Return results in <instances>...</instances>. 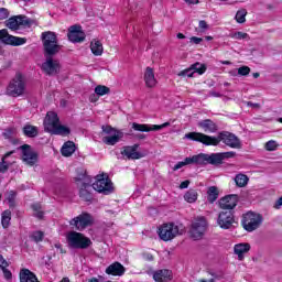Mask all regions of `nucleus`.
<instances>
[{
  "label": "nucleus",
  "mask_w": 282,
  "mask_h": 282,
  "mask_svg": "<svg viewBox=\"0 0 282 282\" xmlns=\"http://www.w3.org/2000/svg\"><path fill=\"white\" fill-rule=\"evenodd\" d=\"M198 127L205 131V133H217L219 128L217 127V123H215L210 119H205L198 122Z\"/></svg>",
  "instance_id": "nucleus-25"
},
{
  "label": "nucleus",
  "mask_w": 282,
  "mask_h": 282,
  "mask_svg": "<svg viewBox=\"0 0 282 282\" xmlns=\"http://www.w3.org/2000/svg\"><path fill=\"white\" fill-rule=\"evenodd\" d=\"M250 252V243L241 242L234 247V253L237 254L239 261H243L246 254Z\"/></svg>",
  "instance_id": "nucleus-23"
},
{
  "label": "nucleus",
  "mask_w": 282,
  "mask_h": 282,
  "mask_svg": "<svg viewBox=\"0 0 282 282\" xmlns=\"http://www.w3.org/2000/svg\"><path fill=\"white\" fill-rule=\"evenodd\" d=\"M221 64L223 65H232V63L230 61H223Z\"/></svg>",
  "instance_id": "nucleus-57"
},
{
  "label": "nucleus",
  "mask_w": 282,
  "mask_h": 282,
  "mask_svg": "<svg viewBox=\"0 0 282 282\" xmlns=\"http://www.w3.org/2000/svg\"><path fill=\"white\" fill-rule=\"evenodd\" d=\"M43 231H35L33 232L32 237H33V240L39 243L40 241H43Z\"/></svg>",
  "instance_id": "nucleus-45"
},
{
  "label": "nucleus",
  "mask_w": 282,
  "mask_h": 282,
  "mask_svg": "<svg viewBox=\"0 0 282 282\" xmlns=\"http://www.w3.org/2000/svg\"><path fill=\"white\" fill-rule=\"evenodd\" d=\"M54 248H56L57 250H59V252H61L62 254H65V250H63V245H61V242H56V243L54 245Z\"/></svg>",
  "instance_id": "nucleus-50"
},
{
  "label": "nucleus",
  "mask_w": 282,
  "mask_h": 282,
  "mask_svg": "<svg viewBox=\"0 0 282 282\" xmlns=\"http://www.w3.org/2000/svg\"><path fill=\"white\" fill-rule=\"evenodd\" d=\"M155 282H169L173 280V272L169 269H161L153 273Z\"/></svg>",
  "instance_id": "nucleus-22"
},
{
  "label": "nucleus",
  "mask_w": 282,
  "mask_h": 282,
  "mask_svg": "<svg viewBox=\"0 0 282 282\" xmlns=\"http://www.w3.org/2000/svg\"><path fill=\"white\" fill-rule=\"evenodd\" d=\"M210 275L213 276V279H223L224 274L223 273H217V272H210Z\"/></svg>",
  "instance_id": "nucleus-51"
},
{
  "label": "nucleus",
  "mask_w": 282,
  "mask_h": 282,
  "mask_svg": "<svg viewBox=\"0 0 282 282\" xmlns=\"http://www.w3.org/2000/svg\"><path fill=\"white\" fill-rule=\"evenodd\" d=\"M124 272V265H122L120 262H115L106 269V274H111L112 276H122Z\"/></svg>",
  "instance_id": "nucleus-26"
},
{
  "label": "nucleus",
  "mask_w": 282,
  "mask_h": 282,
  "mask_svg": "<svg viewBox=\"0 0 282 282\" xmlns=\"http://www.w3.org/2000/svg\"><path fill=\"white\" fill-rule=\"evenodd\" d=\"M177 39H186V36L183 33H177Z\"/></svg>",
  "instance_id": "nucleus-56"
},
{
  "label": "nucleus",
  "mask_w": 282,
  "mask_h": 282,
  "mask_svg": "<svg viewBox=\"0 0 282 282\" xmlns=\"http://www.w3.org/2000/svg\"><path fill=\"white\" fill-rule=\"evenodd\" d=\"M102 133H105L106 137L102 138L104 144H108V147H113L122 140L124 137V133L122 131L117 130L112 128L111 126H102Z\"/></svg>",
  "instance_id": "nucleus-9"
},
{
  "label": "nucleus",
  "mask_w": 282,
  "mask_h": 282,
  "mask_svg": "<svg viewBox=\"0 0 282 282\" xmlns=\"http://www.w3.org/2000/svg\"><path fill=\"white\" fill-rule=\"evenodd\" d=\"M45 62L42 64V70L46 76H56L61 72V62L54 59L52 56L46 55Z\"/></svg>",
  "instance_id": "nucleus-13"
},
{
  "label": "nucleus",
  "mask_w": 282,
  "mask_h": 282,
  "mask_svg": "<svg viewBox=\"0 0 282 282\" xmlns=\"http://www.w3.org/2000/svg\"><path fill=\"white\" fill-rule=\"evenodd\" d=\"M138 144L123 147L121 155L127 158V160H140V158H142V154L138 152Z\"/></svg>",
  "instance_id": "nucleus-21"
},
{
  "label": "nucleus",
  "mask_w": 282,
  "mask_h": 282,
  "mask_svg": "<svg viewBox=\"0 0 282 282\" xmlns=\"http://www.w3.org/2000/svg\"><path fill=\"white\" fill-rule=\"evenodd\" d=\"M217 224L223 230H230L235 225V215H232V212L230 210L220 212L217 218Z\"/></svg>",
  "instance_id": "nucleus-16"
},
{
  "label": "nucleus",
  "mask_w": 282,
  "mask_h": 282,
  "mask_svg": "<svg viewBox=\"0 0 282 282\" xmlns=\"http://www.w3.org/2000/svg\"><path fill=\"white\" fill-rule=\"evenodd\" d=\"M68 40L72 43H83L85 41V32L80 30V26L73 25L69 28Z\"/></svg>",
  "instance_id": "nucleus-20"
},
{
  "label": "nucleus",
  "mask_w": 282,
  "mask_h": 282,
  "mask_svg": "<svg viewBox=\"0 0 282 282\" xmlns=\"http://www.w3.org/2000/svg\"><path fill=\"white\" fill-rule=\"evenodd\" d=\"M25 77L21 74H17L9 83L7 94L8 96H12V98H19V96H23V94H25Z\"/></svg>",
  "instance_id": "nucleus-7"
},
{
  "label": "nucleus",
  "mask_w": 282,
  "mask_h": 282,
  "mask_svg": "<svg viewBox=\"0 0 282 282\" xmlns=\"http://www.w3.org/2000/svg\"><path fill=\"white\" fill-rule=\"evenodd\" d=\"M66 240L69 248H75L77 250H87L91 246V239L77 231H69L66 235Z\"/></svg>",
  "instance_id": "nucleus-6"
},
{
  "label": "nucleus",
  "mask_w": 282,
  "mask_h": 282,
  "mask_svg": "<svg viewBox=\"0 0 282 282\" xmlns=\"http://www.w3.org/2000/svg\"><path fill=\"white\" fill-rule=\"evenodd\" d=\"M14 151H10L2 158V162L0 163V173H6L10 166L14 164V158H11ZM11 158V159H10Z\"/></svg>",
  "instance_id": "nucleus-28"
},
{
  "label": "nucleus",
  "mask_w": 282,
  "mask_h": 282,
  "mask_svg": "<svg viewBox=\"0 0 282 282\" xmlns=\"http://www.w3.org/2000/svg\"><path fill=\"white\" fill-rule=\"evenodd\" d=\"M279 122H282V118L279 119Z\"/></svg>",
  "instance_id": "nucleus-64"
},
{
  "label": "nucleus",
  "mask_w": 282,
  "mask_h": 282,
  "mask_svg": "<svg viewBox=\"0 0 282 282\" xmlns=\"http://www.w3.org/2000/svg\"><path fill=\"white\" fill-rule=\"evenodd\" d=\"M184 140H193L194 142H200L205 147H218L219 142L230 147V149H241V139L230 132H219L217 137H210L202 132H188L184 135Z\"/></svg>",
  "instance_id": "nucleus-1"
},
{
  "label": "nucleus",
  "mask_w": 282,
  "mask_h": 282,
  "mask_svg": "<svg viewBox=\"0 0 282 282\" xmlns=\"http://www.w3.org/2000/svg\"><path fill=\"white\" fill-rule=\"evenodd\" d=\"M159 237L162 241H173L177 235H182L180 231V226L169 223V224H163L159 228Z\"/></svg>",
  "instance_id": "nucleus-10"
},
{
  "label": "nucleus",
  "mask_w": 282,
  "mask_h": 282,
  "mask_svg": "<svg viewBox=\"0 0 282 282\" xmlns=\"http://www.w3.org/2000/svg\"><path fill=\"white\" fill-rule=\"evenodd\" d=\"M241 224L247 232H254L263 224V216L254 212H248L242 216Z\"/></svg>",
  "instance_id": "nucleus-8"
},
{
  "label": "nucleus",
  "mask_w": 282,
  "mask_h": 282,
  "mask_svg": "<svg viewBox=\"0 0 282 282\" xmlns=\"http://www.w3.org/2000/svg\"><path fill=\"white\" fill-rule=\"evenodd\" d=\"M77 188H79V197L84 202H91L94 196L91 195V176L87 175V171L80 170L75 177Z\"/></svg>",
  "instance_id": "nucleus-4"
},
{
  "label": "nucleus",
  "mask_w": 282,
  "mask_h": 282,
  "mask_svg": "<svg viewBox=\"0 0 282 282\" xmlns=\"http://www.w3.org/2000/svg\"><path fill=\"white\" fill-rule=\"evenodd\" d=\"M94 191L97 193H104L105 195H109L111 191H113V186L111 185V181L109 178H105L101 175L96 177V182L93 183Z\"/></svg>",
  "instance_id": "nucleus-15"
},
{
  "label": "nucleus",
  "mask_w": 282,
  "mask_h": 282,
  "mask_svg": "<svg viewBox=\"0 0 282 282\" xmlns=\"http://www.w3.org/2000/svg\"><path fill=\"white\" fill-rule=\"evenodd\" d=\"M278 148L279 143H276L274 140L268 141L264 145L265 151H276Z\"/></svg>",
  "instance_id": "nucleus-44"
},
{
  "label": "nucleus",
  "mask_w": 282,
  "mask_h": 282,
  "mask_svg": "<svg viewBox=\"0 0 282 282\" xmlns=\"http://www.w3.org/2000/svg\"><path fill=\"white\" fill-rule=\"evenodd\" d=\"M22 150V160L25 162V164H29V166H34L36 162H39V154L32 150V147L29 144H24L20 147Z\"/></svg>",
  "instance_id": "nucleus-17"
},
{
  "label": "nucleus",
  "mask_w": 282,
  "mask_h": 282,
  "mask_svg": "<svg viewBox=\"0 0 282 282\" xmlns=\"http://www.w3.org/2000/svg\"><path fill=\"white\" fill-rule=\"evenodd\" d=\"M166 127H171V122H165L163 124H145V123H137L133 122L132 123V129L134 131H141V132H145L149 133V131H160L162 129H166Z\"/></svg>",
  "instance_id": "nucleus-18"
},
{
  "label": "nucleus",
  "mask_w": 282,
  "mask_h": 282,
  "mask_svg": "<svg viewBox=\"0 0 282 282\" xmlns=\"http://www.w3.org/2000/svg\"><path fill=\"white\" fill-rule=\"evenodd\" d=\"M69 224L76 228V230H85V228H89V226L94 225V216L89 213H82L77 217L73 218Z\"/></svg>",
  "instance_id": "nucleus-11"
},
{
  "label": "nucleus",
  "mask_w": 282,
  "mask_h": 282,
  "mask_svg": "<svg viewBox=\"0 0 282 282\" xmlns=\"http://www.w3.org/2000/svg\"><path fill=\"white\" fill-rule=\"evenodd\" d=\"M281 206H282V196L275 202L274 208L276 210H279V208H281Z\"/></svg>",
  "instance_id": "nucleus-53"
},
{
  "label": "nucleus",
  "mask_w": 282,
  "mask_h": 282,
  "mask_svg": "<svg viewBox=\"0 0 282 282\" xmlns=\"http://www.w3.org/2000/svg\"><path fill=\"white\" fill-rule=\"evenodd\" d=\"M208 226V223L206 221V218L199 217L197 218L191 227L189 235L192 239H202L206 232V228Z\"/></svg>",
  "instance_id": "nucleus-12"
},
{
  "label": "nucleus",
  "mask_w": 282,
  "mask_h": 282,
  "mask_svg": "<svg viewBox=\"0 0 282 282\" xmlns=\"http://www.w3.org/2000/svg\"><path fill=\"white\" fill-rule=\"evenodd\" d=\"M191 43H194L195 45H199V43H202L203 39L202 37H197V36H192L189 39Z\"/></svg>",
  "instance_id": "nucleus-48"
},
{
  "label": "nucleus",
  "mask_w": 282,
  "mask_h": 282,
  "mask_svg": "<svg viewBox=\"0 0 282 282\" xmlns=\"http://www.w3.org/2000/svg\"><path fill=\"white\" fill-rule=\"evenodd\" d=\"M138 138L143 139V138H144V134H139Z\"/></svg>",
  "instance_id": "nucleus-62"
},
{
  "label": "nucleus",
  "mask_w": 282,
  "mask_h": 282,
  "mask_svg": "<svg viewBox=\"0 0 282 282\" xmlns=\"http://www.w3.org/2000/svg\"><path fill=\"white\" fill-rule=\"evenodd\" d=\"M185 2L189 6H196V3H199V0H185Z\"/></svg>",
  "instance_id": "nucleus-54"
},
{
  "label": "nucleus",
  "mask_w": 282,
  "mask_h": 282,
  "mask_svg": "<svg viewBox=\"0 0 282 282\" xmlns=\"http://www.w3.org/2000/svg\"><path fill=\"white\" fill-rule=\"evenodd\" d=\"M197 191L195 189H189L184 194V199L185 202H187V204H195V202H197Z\"/></svg>",
  "instance_id": "nucleus-35"
},
{
  "label": "nucleus",
  "mask_w": 282,
  "mask_h": 282,
  "mask_svg": "<svg viewBox=\"0 0 282 282\" xmlns=\"http://www.w3.org/2000/svg\"><path fill=\"white\" fill-rule=\"evenodd\" d=\"M198 25L200 30H208V23H206L204 20H200Z\"/></svg>",
  "instance_id": "nucleus-49"
},
{
  "label": "nucleus",
  "mask_w": 282,
  "mask_h": 282,
  "mask_svg": "<svg viewBox=\"0 0 282 282\" xmlns=\"http://www.w3.org/2000/svg\"><path fill=\"white\" fill-rule=\"evenodd\" d=\"M0 41L4 45H12L13 47H19V45H25V37H19L10 35L6 29L0 30Z\"/></svg>",
  "instance_id": "nucleus-14"
},
{
  "label": "nucleus",
  "mask_w": 282,
  "mask_h": 282,
  "mask_svg": "<svg viewBox=\"0 0 282 282\" xmlns=\"http://www.w3.org/2000/svg\"><path fill=\"white\" fill-rule=\"evenodd\" d=\"M90 50L95 56H102V52H105V48L102 47V43L98 40H94L90 43Z\"/></svg>",
  "instance_id": "nucleus-33"
},
{
  "label": "nucleus",
  "mask_w": 282,
  "mask_h": 282,
  "mask_svg": "<svg viewBox=\"0 0 282 282\" xmlns=\"http://www.w3.org/2000/svg\"><path fill=\"white\" fill-rule=\"evenodd\" d=\"M238 202H239V196L231 194L223 197L219 200V206L220 208H223V210H232V208L237 207Z\"/></svg>",
  "instance_id": "nucleus-19"
},
{
  "label": "nucleus",
  "mask_w": 282,
  "mask_h": 282,
  "mask_svg": "<svg viewBox=\"0 0 282 282\" xmlns=\"http://www.w3.org/2000/svg\"><path fill=\"white\" fill-rule=\"evenodd\" d=\"M229 39H235L236 41H245L246 39H250V35H248V33L238 31L230 33Z\"/></svg>",
  "instance_id": "nucleus-40"
},
{
  "label": "nucleus",
  "mask_w": 282,
  "mask_h": 282,
  "mask_svg": "<svg viewBox=\"0 0 282 282\" xmlns=\"http://www.w3.org/2000/svg\"><path fill=\"white\" fill-rule=\"evenodd\" d=\"M22 131L26 138H36L39 135V128L36 126L25 124Z\"/></svg>",
  "instance_id": "nucleus-32"
},
{
  "label": "nucleus",
  "mask_w": 282,
  "mask_h": 282,
  "mask_svg": "<svg viewBox=\"0 0 282 282\" xmlns=\"http://www.w3.org/2000/svg\"><path fill=\"white\" fill-rule=\"evenodd\" d=\"M42 41L44 46V56H56L61 52V45H58V37L56 33L46 31L42 33Z\"/></svg>",
  "instance_id": "nucleus-5"
},
{
  "label": "nucleus",
  "mask_w": 282,
  "mask_h": 282,
  "mask_svg": "<svg viewBox=\"0 0 282 282\" xmlns=\"http://www.w3.org/2000/svg\"><path fill=\"white\" fill-rule=\"evenodd\" d=\"M204 72H206V65L195 63L191 68L181 72L180 76H188L191 78L193 74H204Z\"/></svg>",
  "instance_id": "nucleus-24"
},
{
  "label": "nucleus",
  "mask_w": 282,
  "mask_h": 282,
  "mask_svg": "<svg viewBox=\"0 0 282 282\" xmlns=\"http://www.w3.org/2000/svg\"><path fill=\"white\" fill-rule=\"evenodd\" d=\"M230 158H235V152H220L212 154L199 153L185 158L184 161L176 163L173 167V171H180V169H183V166H188L191 164H198L202 166L212 164L213 166H217L219 164H224V160H228Z\"/></svg>",
  "instance_id": "nucleus-2"
},
{
  "label": "nucleus",
  "mask_w": 282,
  "mask_h": 282,
  "mask_svg": "<svg viewBox=\"0 0 282 282\" xmlns=\"http://www.w3.org/2000/svg\"><path fill=\"white\" fill-rule=\"evenodd\" d=\"M10 268V262L3 258L2 254H0V269L3 272V276L6 281H12V271L8 270Z\"/></svg>",
  "instance_id": "nucleus-30"
},
{
  "label": "nucleus",
  "mask_w": 282,
  "mask_h": 282,
  "mask_svg": "<svg viewBox=\"0 0 282 282\" xmlns=\"http://www.w3.org/2000/svg\"><path fill=\"white\" fill-rule=\"evenodd\" d=\"M14 199V194L11 195V197L9 198L10 202V206H12V200Z\"/></svg>",
  "instance_id": "nucleus-58"
},
{
  "label": "nucleus",
  "mask_w": 282,
  "mask_h": 282,
  "mask_svg": "<svg viewBox=\"0 0 282 282\" xmlns=\"http://www.w3.org/2000/svg\"><path fill=\"white\" fill-rule=\"evenodd\" d=\"M20 282H39V278L29 269L20 270Z\"/></svg>",
  "instance_id": "nucleus-29"
},
{
  "label": "nucleus",
  "mask_w": 282,
  "mask_h": 282,
  "mask_svg": "<svg viewBox=\"0 0 282 282\" xmlns=\"http://www.w3.org/2000/svg\"><path fill=\"white\" fill-rule=\"evenodd\" d=\"M238 74L239 76H248V74H250V67L241 66L240 68H238Z\"/></svg>",
  "instance_id": "nucleus-46"
},
{
  "label": "nucleus",
  "mask_w": 282,
  "mask_h": 282,
  "mask_svg": "<svg viewBox=\"0 0 282 282\" xmlns=\"http://www.w3.org/2000/svg\"><path fill=\"white\" fill-rule=\"evenodd\" d=\"M144 83L145 87L153 89L158 85V79H155V73H153V68L147 67L144 73Z\"/></svg>",
  "instance_id": "nucleus-27"
},
{
  "label": "nucleus",
  "mask_w": 282,
  "mask_h": 282,
  "mask_svg": "<svg viewBox=\"0 0 282 282\" xmlns=\"http://www.w3.org/2000/svg\"><path fill=\"white\" fill-rule=\"evenodd\" d=\"M109 91H110L109 87L102 86V85H99L95 88V94H97V96H107Z\"/></svg>",
  "instance_id": "nucleus-43"
},
{
  "label": "nucleus",
  "mask_w": 282,
  "mask_h": 282,
  "mask_svg": "<svg viewBox=\"0 0 282 282\" xmlns=\"http://www.w3.org/2000/svg\"><path fill=\"white\" fill-rule=\"evenodd\" d=\"M10 17V11L6 8L0 9V21H4V19H8Z\"/></svg>",
  "instance_id": "nucleus-47"
},
{
  "label": "nucleus",
  "mask_w": 282,
  "mask_h": 282,
  "mask_svg": "<svg viewBox=\"0 0 282 282\" xmlns=\"http://www.w3.org/2000/svg\"><path fill=\"white\" fill-rule=\"evenodd\" d=\"M10 221H12V212L7 209L1 215L2 228H8L10 226Z\"/></svg>",
  "instance_id": "nucleus-34"
},
{
  "label": "nucleus",
  "mask_w": 282,
  "mask_h": 282,
  "mask_svg": "<svg viewBox=\"0 0 282 282\" xmlns=\"http://www.w3.org/2000/svg\"><path fill=\"white\" fill-rule=\"evenodd\" d=\"M253 78H259V73H253Z\"/></svg>",
  "instance_id": "nucleus-61"
},
{
  "label": "nucleus",
  "mask_w": 282,
  "mask_h": 282,
  "mask_svg": "<svg viewBox=\"0 0 282 282\" xmlns=\"http://www.w3.org/2000/svg\"><path fill=\"white\" fill-rule=\"evenodd\" d=\"M44 130L53 135L65 137L72 133L69 127L61 124V119H58V115L54 111H48L46 113V117L44 118Z\"/></svg>",
  "instance_id": "nucleus-3"
},
{
  "label": "nucleus",
  "mask_w": 282,
  "mask_h": 282,
  "mask_svg": "<svg viewBox=\"0 0 282 282\" xmlns=\"http://www.w3.org/2000/svg\"><path fill=\"white\" fill-rule=\"evenodd\" d=\"M61 282H69L68 278H64Z\"/></svg>",
  "instance_id": "nucleus-60"
},
{
  "label": "nucleus",
  "mask_w": 282,
  "mask_h": 282,
  "mask_svg": "<svg viewBox=\"0 0 282 282\" xmlns=\"http://www.w3.org/2000/svg\"><path fill=\"white\" fill-rule=\"evenodd\" d=\"M236 185L239 186V188H243V186L248 185L249 178L245 174H238L235 177Z\"/></svg>",
  "instance_id": "nucleus-37"
},
{
  "label": "nucleus",
  "mask_w": 282,
  "mask_h": 282,
  "mask_svg": "<svg viewBox=\"0 0 282 282\" xmlns=\"http://www.w3.org/2000/svg\"><path fill=\"white\" fill-rule=\"evenodd\" d=\"M34 23L33 20L25 15H18V25L21 28L23 25L24 28H31V25Z\"/></svg>",
  "instance_id": "nucleus-38"
},
{
  "label": "nucleus",
  "mask_w": 282,
  "mask_h": 282,
  "mask_svg": "<svg viewBox=\"0 0 282 282\" xmlns=\"http://www.w3.org/2000/svg\"><path fill=\"white\" fill-rule=\"evenodd\" d=\"M6 25L9 28V30H18L19 29V18L18 17L9 18L6 21Z\"/></svg>",
  "instance_id": "nucleus-41"
},
{
  "label": "nucleus",
  "mask_w": 282,
  "mask_h": 282,
  "mask_svg": "<svg viewBox=\"0 0 282 282\" xmlns=\"http://www.w3.org/2000/svg\"><path fill=\"white\" fill-rule=\"evenodd\" d=\"M191 184V181H183L180 185V188L184 189V188H188Z\"/></svg>",
  "instance_id": "nucleus-52"
},
{
  "label": "nucleus",
  "mask_w": 282,
  "mask_h": 282,
  "mask_svg": "<svg viewBox=\"0 0 282 282\" xmlns=\"http://www.w3.org/2000/svg\"><path fill=\"white\" fill-rule=\"evenodd\" d=\"M207 199L210 204H214V202H217V197H219V192L217 191V187L210 186L207 191Z\"/></svg>",
  "instance_id": "nucleus-36"
},
{
  "label": "nucleus",
  "mask_w": 282,
  "mask_h": 282,
  "mask_svg": "<svg viewBox=\"0 0 282 282\" xmlns=\"http://www.w3.org/2000/svg\"><path fill=\"white\" fill-rule=\"evenodd\" d=\"M231 74H232V76H236V70H232Z\"/></svg>",
  "instance_id": "nucleus-63"
},
{
  "label": "nucleus",
  "mask_w": 282,
  "mask_h": 282,
  "mask_svg": "<svg viewBox=\"0 0 282 282\" xmlns=\"http://www.w3.org/2000/svg\"><path fill=\"white\" fill-rule=\"evenodd\" d=\"M205 40H206V41H213V36L207 35V36H205Z\"/></svg>",
  "instance_id": "nucleus-59"
},
{
  "label": "nucleus",
  "mask_w": 282,
  "mask_h": 282,
  "mask_svg": "<svg viewBox=\"0 0 282 282\" xmlns=\"http://www.w3.org/2000/svg\"><path fill=\"white\" fill-rule=\"evenodd\" d=\"M248 15V11L246 9H240L237 11L235 20L237 23H243L246 21V17Z\"/></svg>",
  "instance_id": "nucleus-42"
},
{
  "label": "nucleus",
  "mask_w": 282,
  "mask_h": 282,
  "mask_svg": "<svg viewBox=\"0 0 282 282\" xmlns=\"http://www.w3.org/2000/svg\"><path fill=\"white\" fill-rule=\"evenodd\" d=\"M61 152L64 158H70V155H74V153L76 152V143H74V141L65 142L62 147Z\"/></svg>",
  "instance_id": "nucleus-31"
},
{
  "label": "nucleus",
  "mask_w": 282,
  "mask_h": 282,
  "mask_svg": "<svg viewBox=\"0 0 282 282\" xmlns=\"http://www.w3.org/2000/svg\"><path fill=\"white\" fill-rule=\"evenodd\" d=\"M32 210H33L34 217H36L37 219H43V215H45V213L43 212V206H41V204L39 203L33 204Z\"/></svg>",
  "instance_id": "nucleus-39"
},
{
  "label": "nucleus",
  "mask_w": 282,
  "mask_h": 282,
  "mask_svg": "<svg viewBox=\"0 0 282 282\" xmlns=\"http://www.w3.org/2000/svg\"><path fill=\"white\" fill-rule=\"evenodd\" d=\"M209 96H213L214 98H220V97H221V94L216 93V91H210V93H209Z\"/></svg>",
  "instance_id": "nucleus-55"
}]
</instances>
